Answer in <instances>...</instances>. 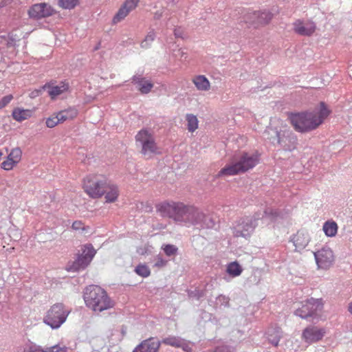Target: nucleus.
<instances>
[{"mask_svg":"<svg viewBox=\"0 0 352 352\" xmlns=\"http://www.w3.org/2000/svg\"><path fill=\"white\" fill-rule=\"evenodd\" d=\"M226 271L231 276L235 277L241 274L242 268L238 263L232 262L228 265Z\"/></svg>","mask_w":352,"mask_h":352,"instance_id":"c756f323","label":"nucleus"},{"mask_svg":"<svg viewBox=\"0 0 352 352\" xmlns=\"http://www.w3.org/2000/svg\"><path fill=\"white\" fill-rule=\"evenodd\" d=\"M55 13L54 8L46 3L34 4L28 10L30 17L34 19L50 17Z\"/></svg>","mask_w":352,"mask_h":352,"instance_id":"f8f14e48","label":"nucleus"},{"mask_svg":"<svg viewBox=\"0 0 352 352\" xmlns=\"http://www.w3.org/2000/svg\"><path fill=\"white\" fill-rule=\"evenodd\" d=\"M135 272L137 274L142 277H148L151 274L150 269L144 264L138 265L135 267Z\"/></svg>","mask_w":352,"mask_h":352,"instance_id":"f704fd0d","label":"nucleus"},{"mask_svg":"<svg viewBox=\"0 0 352 352\" xmlns=\"http://www.w3.org/2000/svg\"><path fill=\"white\" fill-rule=\"evenodd\" d=\"M157 214L181 226H189L201 223L204 214L196 206L182 201L164 200L155 204Z\"/></svg>","mask_w":352,"mask_h":352,"instance_id":"f257e3e1","label":"nucleus"},{"mask_svg":"<svg viewBox=\"0 0 352 352\" xmlns=\"http://www.w3.org/2000/svg\"><path fill=\"white\" fill-rule=\"evenodd\" d=\"M318 267L321 269L327 270L333 263L334 255L333 251L329 248H323L320 250L314 252Z\"/></svg>","mask_w":352,"mask_h":352,"instance_id":"ddd939ff","label":"nucleus"},{"mask_svg":"<svg viewBox=\"0 0 352 352\" xmlns=\"http://www.w3.org/2000/svg\"><path fill=\"white\" fill-rule=\"evenodd\" d=\"M182 340V339H181L178 337L170 336V337L163 339L162 341V343H163L166 345L179 348Z\"/></svg>","mask_w":352,"mask_h":352,"instance_id":"473e14b6","label":"nucleus"},{"mask_svg":"<svg viewBox=\"0 0 352 352\" xmlns=\"http://www.w3.org/2000/svg\"><path fill=\"white\" fill-rule=\"evenodd\" d=\"M191 81L197 91L207 92L211 89V83L204 75H195Z\"/></svg>","mask_w":352,"mask_h":352,"instance_id":"aec40b11","label":"nucleus"},{"mask_svg":"<svg viewBox=\"0 0 352 352\" xmlns=\"http://www.w3.org/2000/svg\"><path fill=\"white\" fill-rule=\"evenodd\" d=\"M23 152L19 147L13 148L8 153L6 160L1 164V167L5 170H11L21 161Z\"/></svg>","mask_w":352,"mask_h":352,"instance_id":"4468645a","label":"nucleus"},{"mask_svg":"<svg viewBox=\"0 0 352 352\" xmlns=\"http://www.w3.org/2000/svg\"><path fill=\"white\" fill-rule=\"evenodd\" d=\"M45 351H47V352H66L67 347L60 346L59 345H55V346L47 348Z\"/></svg>","mask_w":352,"mask_h":352,"instance_id":"a19ab883","label":"nucleus"},{"mask_svg":"<svg viewBox=\"0 0 352 352\" xmlns=\"http://www.w3.org/2000/svg\"><path fill=\"white\" fill-rule=\"evenodd\" d=\"M132 82L138 86V89L143 94H148L153 87V84L140 76H134Z\"/></svg>","mask_w":352,"mask_h":352,"instance_id":"4be33fe9","label":"nucleus"},{"mask_svg":"<svg viewBox=\"0 0 352 352\" xmlns=\"http://www.w3.org/2000/svg\"><path fill=\"white\" fill-rule=\"evenodd\" d=\"M135 138L136 144L141 146L140 153L144 157L150 158L160 153L153 134L149 130L146 129L140 130Z\"/></svg>","mask_w":352,"mask_h":352,"instance_id":"6e6552de","label":"nucleus"},{"mask_svg":"<svg viewBox=\"0 0 352 352\" xmlns=\"http://www.w3.org/2000/svg\"><path fill=\"white\" fill-rule=\"evenodd\" d=\"M108 181L102 175L91 174L83 179L82 189L90 198L100 199L104 195V188Z\"/></svg>","mask_w":352,"mask_h":352,"instance_id":"39448f33","label":"nucleus"},{"mask_svg":"<svg viewBox=\"0 0 352 352\" xmlns=\"http://www.w3.org/2000/svg\"><path fill=\"white\" fill-rule=\"evenodd\" d=\"M258 162L259 155L258 154L243 152L235 156L232 163L221 168L217 176H231L245 173L253 168Z\"/></svg>","mask_w":352,"mask_h":352,"instance_id":"20e7f679","label":"nucleus"},{"mask_svg":"<svg viewBox=\"0 0 352 352\" xmlns=\"http://www.w3.org/2000/svg\"><path fill=\"white\" fill-rule=\"evenodd\" d=\"M291 241L297 250L305 249L310 242V236L307 230L301 229L296 232L291 239Z\"/></svg>","mask_w":352,"mask_h":352,"instance_id":"dca6fc26","label":"nucleus"},{"mask_svg":"<svg viewBox=\"0 0 352 352\" xmlns=\"http://www.w3.org/2000/svg\"><path fill=\"white\" fill-rule=\"evenodd\" d=\"M323 309V302L322 299L311 298L303 302L300 307L296 311V315L302 318H308L309 317L318 318Z\"/></svg>","mask_w":352,"mask_h":352,"instance_id":"1a4fd4ad","label":"nucleus"},{"mask_svg":"<svg viewBox=\"0 0 352 352\" xmlns=\"http://www.w3.org/2000/svg\"><path fill=\"white\" fill-rule=\"evenodd\" d=\"M330 111L324 102L312 111L293 113L289 120L294 129L300 133H307L316 129L329 116Z\"/></svg>","mask_w":352,"mask_h":352,"instance_id":"f03ea898","label":"nucleus"},{"mask_svg":"<svg viewBox=\"0 0 352 352\" xmlns=\"http://www.w3.org/2000/svg\"><path fill=\"white\" fill-rule=\"evenodd\" d=\"M129 13L122 6L120 7V8L118 10L116 13L114 14V16L112 18L111 20V24L112 25H116L118 23L122 21L128 15Z\"/></svg>","mask_w":352,"mask_h":352,"instance_id":"cd10ccee","label":"nucleus"},{"mask_svg":"<svg viewBox=\"0 0 352 352\" xmlns=\"http://www.w3.org/2000/svg\"><path fill=\"white\" fill-rule=\"evenodd\" d=\"M272 18L273 14L272 12L257 10L248 12L245 16V20L250 27L258 29L268 25Z\"/></svg>","mask_w":352,"mask_h":352,"instance_id":"9d476101","label":"nucleus"},{"mask_svg":"<svg viewBox=\"0 0 352 352\" xmlns=\"http://www.w3.org/2000/svg\"><path fill=\"white\" fill-rule=\"evenodd\" d=\"M104 197L105 202L107 204L115 203L118 200L120 196V189L118 186L111 182L108 181L106 187L104 188Z\"/></svg>","mask_w":352,"mask_h":352,"instance_id":"a211bd4d","label":"nucleus"},{"mask_svg":"<svg viewBox=\"0 0 352 352\" xmlns=\"http://www.w3.org/2000/svg\"><path fill=\"white\" fill-rule=\"evenodd\" d=\"M265 214L275 219L280 216V212L276 209H268L265 212Z\"/></svg>","mask_w":352,"mask_h":352,"instance_id":"79ce46f5","label":"nucleus"},{"mask_svg":"<svg viewBox=\"0 0 352 352\" xmlns=\"http://www.w3.org/2000/svg\"><path fill=\"white\" fill-rule=\"evenodd\" d=\"M174 35L177 38H183L184 35V29L182 27H177L174 30Z\"/></svg>","mask_w":352,"mask_h":352,"instance_id":"c03bdc74","label":"nucleus"},{"mask_svg":"<svg viewBox=\"0 0 352 352\" xmlns=\"http://www.w3.org/2000/svg\"><path fill=\"white\" fill-rule=\"evenodd\" d=\"M34 92L36 93V95H38L39 94V91H38V90H36Z\"/></svg>","mask_w":352,"mask_h":352,"instance_id":"09e8293b","label":"nucleus"},{"mask_svg":"<svg viewBox=\"0 0 352 352\" xmlns=\"http://www.w3.org/2000/svg\"><path fill=\"white\" fill-rule=\"evenodd\" d=\"M12 1V0H0V8L10 4Z\"/></svg>","mask_w":352,"mask_h":352,"instance_id":"49530a36","label":"nucleus"},{"mask_svg":"<svg viewBox=\"0 0 352 352\" xmlns=\"http://www.w3.org/2000/svg\"><path fill=\"white\" fill-rule=\"evenodd\" d=\"M71 309L62 302L52 305L43 317V322L52 329H58L67 320Z\"/></svg>","mask_w":352,"mask_h":352,"instance_id":"423d86ee","label":"nucleus"},{"mask_svg":"<svg viewBox=\"0 0 352 352\" xmlns=\"http://www.w3.org/2000/svg\"><path fill=\"white\" fill-rule=\"evenodd\" d=\"M83 297L86 306L96 313L111 309L114 306V302L107 292L97 285L86 287Z\"/></svg>","mask_w":352,"mask_h":352,"instance_id":"7ed1b4c3","label":"nucleus"},{"mask_svg":"<svg viewBox=\"0 0 352 352\" xmlns=\"http://www.w3.org/2000/svg\"><path fill=\"white\" fill-rule=\"evenodd\" d=\"M96 253V251L91 244L82 245L76 260L67 265V270L75 272L85 269L91 262Z\"/></svg>","mask_w":352,"mask_h":352,"instance_id":"0eeeda50","label":"nucleus"},{"mask_svg":"<svg viewBox=\"0 0 352 352\" xmlns=\"http://www.w3.org/2000/svg\"><path fill=\"white\" fill-rule=\"evenodd\" d=\"M155 38V32L154 30H151L148 32L144 39L141 43V47L142 48H148L151 46V43Z\"/></svg>","mask_w":352,"mask_h":352,"instance_id":"72a5a7b5","label":"nucleus"},{"mask_svg":"<svg viewBox=\"0 0 352 352\" xmlns=\"http://www.w3.org/2000/svg\"><path fill=\"white\" fill-rule=\"evenodd\" d=\"M23 352H47L41 346L36 345H28L23 349Z\"/></svg>","mask_w":352,"mask_h":352,"instance_id":"58836bf2","label":"nucleus"},{"mask_svg":"<svg viewBox=\"0 0 352 352\" xmlns=\"http://www.w3.org/2000/svg\"><path fill=\"white\" fill-rule=\"evenodd\" d=\"M179 348H182L186 352H192V348L190 344L184 340H182Z\"/></svg>","mask_w":352,"mask_h":352,"instance_id":"37998d69","label":"nucleus"},{"mask_svg":"<svg viewBox=\"0 0 352 352\" xmlns=\"http://www.w3.org/2000/svg\"><path fill=\"white\" fill-rule=\"evenodd\" d=\"M338 225L333 221H326L322 227V230L324 234L327 236L333 237L335 236L338 232Z\"/></svg>","mask_w":352,"mask_h":352,"instance_id":"a878e982","label":"nucleus"},{"mask_svg":"<svg viewBox=\"0 0 352 352\" xmlns=\"http://www.w3.org/2000/svg\"><path fill=\"white\" fill-rule=\"evenodd\" d=\"M186 120L187 121V129L189 132H194L197 129L199 121L196 116L193 114H187Z\"/></svg>","mask_w":352,"mask_h":352,"instance_id":"c85d7f7f","label":"nucleus"},{"mask_svg":"<svg viewBox=\"0 0 352 352\" xmlns=\"http://www.w3.org/2000/svg\"><path fill=\"white\" fill-rule=\"evenodd\" d=\"M255 221L251 218H245L238 225L236 236L246 237L250 236V233L256 227Z\"/></svg>","mask_w":352,"mask_h":352,"instance_id":"6ab92c4d","label":"nucleus"},{"mask_svg":"<svg viewBox=\"0 0 352 352\" xmlns=\"http://www.w3.org/2000/svg\"><path fill=\"white\" fill-rule=\"evenodd\" d=\"M161 342L153 338L143 340L133 351V352H158Z\"/></svg>","mask_w":352,"mask_h":352,"instance_id":"f3484780","label":"nucleus"},{"mask_svg":"<svg viewBox=\"0 0 352 352\" xmlns=\"http://www.w3.org/2000/svg\"><path fill=\"white\" fill-rule=\"evenodd\" d=\"M13 96L9 94L0 99V109L6 107L13 99Z\"/></svg>","mask_w":352,"mask_h":352,"instance_id":"ea45409f","label":"nucleus"},{"mask_svg":"<svg viewBox=\"0 0 352 352\" xmlns=\"http://www.w3.org/2000/svg\"><path fill=\"white\" fill-rule=\"evenodd\" d=\"M326 335V329L317 326H308L302 332V340L308 344L320 342Z\"/></svg>","mask_w":352,"mask_h":352,"instance_id":"9b49d317","label":"nucleus"},{"mask_svg":"<svg viewBox=\"0 0 352 352\" xmlns=\"http://www.w3.org/2000/svg\"><path fill=\"white\" fill-rule=\"evenodd\" d=\"M281 329L279 327L271 328L267 331V338L270 343L277 346L281 337Z\"/></svg>","mask_w":352,"mask_h":352,"instance_id":"393cba45","label":"nucleus"},{"mask_svg":"<svg viewBox=\"0 0 352 352\" xmlns=\"http://www.w3.org/2000/svg\"><path fill=\"white\" fill-rule=\"evenodd\" d=\"M32 109H24L22 107H15L12 111V118L19 122L30 118L33 115Z\"/></svg>","mask_w":352,"mask_h":352,"instance_id":"5701e85b","label":"nucleus"},{"mask_svg":"<svg viewBox=\"0 0 352 352\" xmlns=\"http://www.w3.org/2000/svg\"><path fill=\"white\" fill-rule=\"evenodd\" d=\"M289 131L287 129V127H284V129L280 131H276V143L278 145L283 146L285 150L289 149L287 148L285 139L289 138Z\"/></svg>","mask_w":352,"mask_h":352,"instance_id":"bb28decb","label":"nucleus"},{"mask_svg":"<svg viewBox=\"0 0 352 352\" xmlns=\"http://www.w3.org/2000/svg\"><path fill=\"white\" fill-rule=\"evenodd\" d=\"M57 113L59 121L63 123L66 121L74 120L78 115V111L75 107H69L58 111Z\"/></svg>","mask_w":352,"mask_h":352,"instance_id":"b1692460","label":"nucleus"},{"mask_svg":"<svg viewBox=\"0 0 352 352\" xmlns=\"http://www.w3.org/2000/svg\"><path fill=\"white\" fill-rule=\"evenodd\" d=\"M69 87V84L65 82H60L56 85H45L43 87L44 89H48V94L52 99H54L59 95L67 91Z\"/></svg>","mask_w":352,"mask_h":352,"instance_id":"412c9836","label":"nucleus"},{"mask_svg":"<svg viewBox=\"0 0 352 352\" xmlns=\"http://www.w3.org/2000/svg\"><path fill=\"white\" fill-rule=\"evenodd\" d=\"M60 121H59V118L58 116V113H54L50 117L46 119V126L48 128H54L57 126L58 124H60Z\"/></svg>","mask_w":352,"mask_h":352,"instance_id":"c9c22d12","label":"nucleus"},{"mask_svg":"<svg viewBox=\"0 0 352 352\" xmlns=\"http://www.w3.org/2000/svg\"><path fill=\"white\" fill-rule=\"evenodd\" d=\"M79 4V0H58V5L63 9L72 10Z\"/></svg>","mask_w":352,"mask_h":352,"instance_id":"7c9ffc66","label":"nucleus"},{"mask_svg":"<svg viewBox=\"0 0 352 352\" xmlns=\"http://www.w3.org/2000/svg\"><path fill=\"white\" fill-rule=\"evenodd\" d=\"M348 311L352 314V302L349 304Z\"/></svg>","mask_w":352,"mask_h":352,"instance_id":"de8ad7c7","label":"nucleus"},{"mask_svg":"<svg viewBox=\"0 0 352 352\" xmlns=\"http://www.w3.org/2000/svg\"><path fill=\"white\" fill-rule=\"evenodd\" d=\"M165 254L170 256L175 255L177 253V248L173 245H166L163 248Z\"/></svg>","mask_w":352,"mask_h":352,"instance_id":"4c0bfd02","label":"nucleus"},{"mask_svg":"<svg viewBox=\"0 0 352 352\" xmlns=\"http://www.w3.org/2000/svg\"><path fill=\"white\" fill-rule=\"evenodd\" d=\"M72 229L75 231L87 232L89 228L86 226L82 221L76 220L72 223Z\"/></svg>","mask_w":352,"mask_h":352,"instance_id":"e433bc0d","label":"nucleus"},{"mask_svg":"<svg viewBox=\"0 0 352 352\" xmlns=\"http://www.w3.org/2000/svg\"><path fill=\"white\" fill-rule=\"evenodd\" d=\"M166 263H167L166 261H165L164 259H163L161 257H158L157 259V261L155 264V266H156L157 267H162L165 266L166 265Z\"/></svg>","mask_w":352,"mask_h":352,"instance_id":"a18cd8bd","label":"nucleus"},{"mask_svg":"<svg viewBox=\"0 0 352 352\" xmlns=\"http://www.w3.org/2000/svg\"><path fill=\"white\" fill-rule=\"evenodd\" d=\"M140 0H124L121 5L129 13L135 10Z\"/></svg>","mask_w":352,"mask_h":352,"instance_id":"2f4dec72","label":"nucleus"},{"mask_svg":"<svg viewBox=\"0 0 352 352\" xmlns=\"http://www.w3.org/2000/svg\"><path fill=\"white\" fill-rule=\"evenodd\" d=\"M294 31L301 36H309L316 29L315 23L311 21H304L300 19L295 21L293 23Z\"/></svg>","mask_w":352,"mask_h":352,"instance_id":"2eb2a0df","label":"nucleus"}]
</instances>
